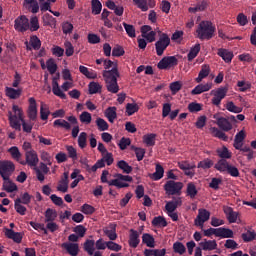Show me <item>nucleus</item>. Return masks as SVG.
I'll list each match as a JSON object with an SVG mask.
<instances>
[{
  "mask_svg": "<svg viewBox=\"0 0 256 256\" xmlns=\"http://www.w3.org/2000/svg\"><path fill=\"white\" fill-rule=\"evenodd\" d=\"M217 28L215 24L209 20L201 21L196 28V37L200 41H211L215 37Z\"/></svg>",
  "mask_w": 256,
  "mask_h": 256,
  "instance_id": "nucleus-1",
  "label": "nucleus"
},
{
  "mask_svg": "<svg viewBox=\"0 0 256 256\" xmlns=\"http://www.w3.org/2000/svg\"><path fill=\"white\" fill-rule=\"evenodd\" d=\"M102 75L106 83L107 91H109V93H119L117 77H120V74L117 66H114L111 70H104Z\"/></svg>",
  "mask_w": 256,
  "mask_h": 256,
  "instance_id": "nucleus-2",
  "label": "nucleus"
},
{
  "mask_svg": "<svg viewBox=\"0 0 256 256\" xmlns=\"http://www.w3.org/2000/svg\"><path fill=\"white\" fill-rule=\"evenodd\" d=\"M12 111L15 113L14 115L13 112H8L10 127H12V129H15L16 131H21L20 121H23V111L17 105L12 106Z\"/></svg>",
  "mask_w": 256,
  "mask_h": 256,
  "instance_id": "nucleus-3",
  "label": "nucleus"
},
{
  "mask_svg": "<svg viewBox=\"0 0 256 256\" xmlns=\"http://www.w3.org/2000/svg\"><path fill=\"white\" fill-rule=\"evenodd\" d=\"M160 37L159 40L155 43V49H156V55L158 57H161L163 53H165V50L169 45H171V38H169V35L167 33L159 32Z\"/></svg>",
  "mask_w": 256,
  "mask_h": 256,
  "instance_id": "nucleus-4",
  "label": "nucleus"
},
{
  "mask_svg": "<svg viewBox=\"0 0 256 256\" xmlns=\"http://www.w3.org/2000/svg\"><path fill=\"white\" fill-rule=\"evenodd\" d=\"M15 172V164L11 160H0V177L9 179Z\"/></svg>",
  "mask_w": 256,
  "mask_h": 256,
  "instance_id": "nucleus-5",
  "label": "nucleus"
},
{
  "mask_svg": "<svg viewBox=\"0 0 256 256\" xmlns=\"http://www.w3.org/2000/svg\"><path fill=\"white\" fill-rule=\"evenodd\" d=\"M25 159L20 162V165H28L29 167H37L39 165V156L35 150H30L25 153Z\"/></svg>",
  "mask_w": 256,
  "mask_h": 256,
  "instance_id": "nucleus-6",
  "label": "nucleus"
},
{
  "mask_svg": "<svg viewBox=\"0 0 256 256\" xmlns=\"http://www.w3.org/2000/svg\"><path fill=\"white\" fill-rule=\"evenodd\" d=\"M181 189H183V183L175 182L174 180H169L164 185L167 195H177L181 193Z\"/></svg>",
  "mask_w": 256,
  "mask_h": 256,
  "instance_id": "nucleus-7",
  "label": "nucleus"
},
{
  "mask_svg": "<svg viewBox=\"0 0 256 256\" xmlns=\"http://www.w3.org/2000/svg\"><path fill=\"white\" fill-rule=\"evenodd\" d=\"M179 60L176 56H165L157 64L158 69H169L171 67H177Z\"/></svg>",
  "mask_w": 256,
  "mask_h": 256,
  "instance_id": "nucleus-8",
  "label": "nucleus"
},
{
  "mask_svg": "<svg viewBox=\"0 0 256 256\" xmlns=\"http://www.w3.org/2000/svg\"><path fill=\"white\" fill-rule=\"evenodd\" d=\"M227 91H229L227 87H220L216 90L211 91V95L214 96L212 98V103L216 105V107H219V105H221V101H223V99L227 97Z\"/></svg>",
  "mask_w": 256,
  "mask_h": 256,
  "instance_id": "nucleus-9",
  "label": "nucleus"
},
{
  "mask_svg": "<svg viewBox=\"0 0 256 256\" xmlns=\"http://www.w3.org/2000/svg\"><path fill=\"white\" fill-rule=\"evenodd\" d=\"M14 29L18 31V33L29 31V18L25 15L16 18L14 21Z\"/></svg>",
  "mask_w": 256,
  "mask_h": 256,
  "instance_id": "nucleus-10",
  "label": "nucleus"
},
{
  "mask_svg": "<svg viewBox=\"0 0 256 256\" xmlns=\"http://www.w3.org/2000/svg\"><path fill=\"white\" fill-rule=\"evenodd\" d=\"M211 217V212H209L207 209H199L198 215L194 220V223L196 227L203 228V225H205L206 221Z\"/></svg>",
  "mask_w": 256,
  "mask_h": 256,
  "instance_id": "nucleus-11",
  "label": "nucleus"
},
{
  "mask_svg": "<svg viewBox=\"0 0 256 256\" xmlns=\"http://www.w3.org/2000/svg\"><path fill=\"white\" fill-rule=\"evenodd\" d=\"M62 249L67 251L68 255L77 256L79 255V244L71 243V242H64L61 244Z\"/></svg>",
  "mask_w": 256,
  "mask_h": 256,
  "instance_id": "nucleus-12",
  "label": "nucleus"
},
{
  "mask_svg": "<svg viewBox=\"0 0 256 256\" xmlns=\"http://www.w3.org/2000/svg\"><path fill=\"white\" fill-rule=\"evenodd\" d=\"M223 211L229 223H237V217H239V212H235L229 206H224Z\"/></svg>",
  "mask_w": 256,
  "mask_h": 256,
  "instance_id": "nucleus-13",
  "label": "nucleus"
},
{
  "mask_svg": "<svg viewBox=\"0 0 256 256\" xmlns=\"http://www.w3.org/2000/svg\"><path fill=\"white\" fill-rule=\"evenodd\" d=\"M29 108H28V117L31 121H35L37 119V101L35 98H29Z\"/></svg>",
  "mask_w": 256,
  "mask_h": 256,
  "instance_id": "nucleus-14",
  "label": "nucleus"
},
{
  "mask_svg": "<svg viewBox=\"0 0 256 256\" xmlns=\"http://www.w3.org/2000/svg\"><path fill=\"white\" fill-rule=\"evenodd\" d=\"M139 243H141V240L139 239V232L134 229H130V235H129V245L133 249H137L139 247Z\"/></svg>",
  "mask_w": 256,
  "mask_h": 256,
  "instance_id": "nucleus-15",
  "label": "nucleus"
},
{
  "mask_svg": "<svg viewBox=\"0 0 256 256\" xmlns=\"http://www.w3.org/2000/svg\"><path fill=\"white\" fill-rule=\"evenodd\" d=\"M218 57H221L225 63H231L233 61V53L225 48H219L217 52Z\"/></svg>",
  "mask_w": 256,
  "mask_h": 256,
  "instance_id": "nucleus-16",
  "label": "nucleus"
},
{
  "mask_svg": "<svg viewBox=\"0 0 256 256\" xmlns=\"http://www.w3.org/2000/svg\"><path fill=\"white\" fill-rule=\"evenodd\" d=\"M5 236L8 239H12V241H14V243H21V241H23V236L21 235V233L15 232V231H13V229L7 228L5 231Z\"/></svg>",
  "mask_w": 256,
  "mask_h": 256,
  "instance_id": "nucleus-17",
  "label": "nucleus"
},
{
  "mask_svg": "<svg viewBox=\"0 0 256 256\" xmlns=\"http://www.w3.org/2000/svg\"><path fill=\"white\" fill-rule=\"evenodd\" d=\"M217 125L222 131H231L233 129V125L229 122V119L225 117H220L217 119Z\"/></svg>",
  "mask_w": 256,
  "mask_h": 256,
  "instance_id": "nucleus-18",
  "label": "nucleus"
},
{
  "mask_svg": "<svg viewBox=\"0 0 256 256\" xmlns=\"http://www.w3.org/2000/svg\"><path fill=\"white\" fill-rule=\"evenodd\" d=\"M218 237H220V239H233L235 233L229 228L220 227L218 228Z\"/></svg>",
  "mask_w": 256,
  "mask_h": 256,
  "instance_id": "nucleus-19",
  "label": "nucleus"
},
{
  "mask_svg": "<svg viewBox=\"0 0 256 256\" xmlns=\"http://www.w3.org/2000/svg\"><path fill=\"white\" fill-rule=\"evenodd\" d=\"M8 153L11 155V158L14 161H17V163H21V157H23V154H21V151L19 150V147L12 146L8 149Z\"/></svg>",
  "mask_w": 256,
  "mask_h": 256,
  "instance_id": "nucleus-20",
  "label": "nucleus"
},
{
  "mask_svg": "<svg viewBox=\"0 0 256 256\" xmlns=\"http://www.w3.org/2000/svg\"><path fill=\"white\" fill-rule=\"evenodd\" d=\"M3 191H6L7 193H13V191H17V184H15L13 181H11L10 178L3 179Z\"/></svg>",
  "mask_w": 256,
  "mask_h": 256,
  "instance_id": "nucleus-21",
  "label": "nucleus"
},
{
  "mask_svg": "<svg viewBox=\"0 0 256 256\" xmlns=\"http://www.w3.org/2000/svg\"><path fill=\"white\" fill-rule=\"evenodd\" d=\"M104 115L110 123H115V120L117 119V107H108L105 110Z\"/></svg>",
  "mask_w": 256,
  "mask_h": 256,
  "instance_id": "nucleus-22",
  "label": "nucleus"
},
{
  "mask_svg": "<svg viewBox=\"0 0 256 256\" xmlns=\"http://www.w3.org/2000/svg\"><path fill=\"white\" fill-rule=\"evenodd\" d=\"M231 164L225 159H220L218 162L215 164L214 168L216 171H219L220 173H227V170L229 169Z\"/></svg>",
  "mask_w": 256,
  "mask_h": 256,
  "instance_id": "nucleus-23",
  "label": "nucleus"
},
{
  "mask_svg": "<svg viewBox=\"0 0 256 256\" xmlns=\"http://www.w3.org/2000/svg\"><path fill=\"white\" fill-rule=\"evenodd\" d=\"M209 73H211V68L209 67V65H202L198 77L196 78V83H201L203 79L209 77Z\"/></svg>",
  "mask_w": 256,
  "mask_h": 256,
  "instance_id": "nucleus-24",
  "label": "nucleus"
},
{
  "mask_svg": "<svg viewBox=\"0 0 256 256\" xmlns=\"http://www.w3.org/2000/svg\"><path fill=\"white\" fill-rule=\"evenodd\" d=\"M211 84H199L197 85L192 91L191 95H201V93H205L207 91H210L211 89Z\"/></svg>",
  "mask_w": 256,
  "mask_h": 256,
  "instance_id": "nucleus-25",
  "label": "nucleus"
},
{
  "mask_svg": "<svg viewBox=\"0 0 256 256\" xmlns=\"http://www.w3.org/2000/svg\"><path fill=\"white\" fill-rule=\"evenodd\" d=\"M199 245L203 251H214V249H217V241L215 240H205L204 242H200Z\"/></svg>",
  "mask_w": 256,
  "mask_h": 256,
  "instance_id": "nucleus-26",
  "label": "nucleus"
},
{
  "mask_svg": "<svg viewBox=\"0 0 256 256\" xmlns=\"http://www.w3.org/2000/svg\"><path fill=\"white\" fill-rule=\"evenodd\" d=\"M243 141H245V132L241 130L235 135L233 147L235 149H241V145H243Z\"/></svg>",
  "mask_w": 256,
  "mask_h": 256,
  "instance_id": "nucleus-27",
  "label": "nucleus"
},
{
  "mask_svg": "<svg viewBox=\"0 0 256 256\" xmlns=\"http://www.w3.org/2000/svg\"><path fill=\"white\" fill-rule=\"evenodd\" d=\"M44 223L54 222L57 219V210L48 208L44 213Z\"/></svg>",
  "mask_w": 256,
  "mask_h": 256,
  "instance_id": "nucleus-28",
  "label": "nucleus"
},
{
  "mask_svg": "<svg viewBox=\"0 0 256 256\" xmlns=\"http://www.w3.org/2000/svg\"><path fill=\"white\" fill-rule=\"evenodd\" d=\"M116 167H118V169H121V171H123V173H126V175H129V173H132L133 171V167L130 166L129 163H127V161L125 160L118 161Z\"/></svg>",
  "mask_w": 256,
  "mask_h": 256,
  "instance_id": "nucleus-29",
  "label": "nucleus"
},
{
  "mask_svg": "<svg viewBox=\"0 0 256 256\" xmlns=\"http://www.w3.org/2000/svg\"><path fill=\"white\" fill-rule=\"evenodd\" d=\"M24 5L31 10V13H39V2L37 0H24Z\"/></svg>",
  "mask_w": 256,
  "mask_h": 256,
  "instance_id": "nucleus-30",
  "label": "nucleus"
},
{
  "mask_svg": "<svg viewBox=\"0 0 256 256\" xmlns=\"http://www.w3.org/2000/svg\"><path fill=\"white\" fill-rule=\"evenodd\" d=\"M164 174H165V169L163 168V166H161V164H156V170L152 174L153 180L159 181V180L163 179Z\"/></svg>",
  "mask_w": 256,
  "mask_h": 256,
  "instance_id": "nucleus-31",
  "label": "nucleus"
},
{
  "mask_svg": "<svg viewBox=\"0 0 256 256\" xmlns=\"http://www.w3.org/2000/svg\"><path fill=\"white\" fill-rule=\"evenodd\" d=\"M6 95L9 99H19L21 97V89H15L11 87H6Z\"/></svg>",
  "mask_w": 256,
  "mask_h": 256,
  "instance_id": "nucleus-32",
  "label": "nucleus"
},
{
  "mask_svg": "<svg viewBox=\"0 0 256 256\" xmlns=\"http://www.w3.org/2000/svg\"><path fill=\"white\" fill-rule=\"evenodd\" d=\"M218 157H220V159H231L232 157V153L229 151V149L226 146H223L220 149H217L216 151Z\"/></svg>",
  "mask_w": 256,
  "mask_h": 256,
  "instance_id": "nucleus-33",
  "label": "nucleus"
},
{
  "mask_svg": "<svg viewBox=\"0 0 256 256\" xmlns=\"http://www.w3.org/2000/svg\"><path fill=\"white\" fill-rule=\"evenodd\" d=\"M142 243H144V245H147L148 247H155V238H153V235L149 234V233H144L142 235Z\"/></svg>",
  "mask_w": 256,
  "mask_h": 256,
  "instance_id": "nucleus-34",
  "label": "nucleus"
},
{
  "mask_svg": "<svg viewBox=\"0 0 256 256\" xmlns=\"http://www.w3.org/2000/svg\"><path fill=\"white\" fill-rule=\"evenodd\" d=\"M155 139H157V134L150 133L143 136V141L147 147H155Z\"/></svg>",
  "mask_w": 256,
  "mask_h": 256,
  "instance_id": "nucleus-35",
  "label": "nucleus"
},
{
  "mask_svg": "<svg viewBox=\"0 0 256 256\" xmlns=\"http://www.w3.org/2000/svg\"><path fill=\"white\" fill-rule=\"evenodd\" d=\"M84 251H86L88 255L93 256L95 253V240H86L84 243Z\"/></svg>",
  "mask_w": 256,
  "mask_h": 256,
  "instance_id": "nucleus-36",
  "label": "nucleus"
},
{
  "mask_svg": "<svg viewBox=\"0 0 256 256\" xmlns=\"http://www.w3.org/2000/svg\"><path fill=\"white\" fill-rule=\"evenodd\" d=\"M91 7H92L93 15H100L101 11L103 9V4H101V1H99V0H92Z\"/></svg>",
  "mask_w": 256,
  "mask_h": 256,
  "instance_id": "nucleus-37",
  "label": "nucleus"
},
{
  "mask_svg": "<svg viewBox=\"0 0 256 256\" xmlns=\"http://www.w3.org/2000/svg\"><path fill=\"white\" fill-rule=\"evenodd\" d=\"M241 237L244 243H251V241H255L256 239V232L248 230L247 232L242 233Z\"/></svg>",
  "mask_w": 256,
  "mask_h": 256,
  "instance_id": "nucleus-38",
  "label": "nucleus"
},
{
  "mask_svg": "<svg viewBox=\"0 0 256 256\" xmlns=\"http://www.w3.org/2000/svg\"><path fill=\"white\" fill-rule=\"evenodd\" d=\"M153 227H167V220L163 216H156L152 220Z\"/></svg>",
  "mask_w": 256,
  "mask_h": 256,
  "instance_id": "nucleus-39",
  "label": "nucleus"
},
{
  "mask_svg": "<svg viewBox=\"0 0 256 256\" xmlns=\"http://www.w3.org/2000/svg\"><path fill=\"white\" fill-rule=\"evenodd\" d=\"M199 51H201V44H195L194 47H192L187 55L188 61H193L197 55H199Z\"/></svg>",
  "mask_w": 256,
  "mask_h": 256,
  "instance_id": "nucleus-40",
  "label": "nucleus"
},
{
  "mask_svg": "<svg viewBox=\"0 0 256 256\" xmlns=\"http://www.w3.org/2000/svg\"><path fill=\"white\" fill-rule=\"evenodd\" d=\"M51 112H49V106H47V104L41 102V106H40V118L42 119V121H47V119H49V114Z\"/></svg>",
  "mask_w": 256,
  "mask_h": 256,
  "instance_id": "nucleus-41",
  "label": "nucleus"
},
{
  "mask_svg": "<svg viewBox=\"0 0 256 256\" xmlns=\"http://www.w3.org/2000/svg\"><path fill=\"white\" fill-rule=\"evenodd\" d=\"M14 208H15L16 213H19V215H25V213H27V207H25L21 204V198H17L15 200Z\"/></svg>",
  "mask_w": 256,
  "mask_h": 256,
  "instance_id": "nucleus-42",
  "label": "nucleus"
},
{
  "mask_svg": "<svg viewBox=\"0 0 256 256\" xmlns=\"http://www.w3.org/2000/svg\"><path fill=\"white\" fill-rule=\"evenodd\" d=\"M173 251L174 253H178V255H184V253L187 251V248L182 242L177 241L173 244Z\"/></svg>",
  "mask_w": 256,
  "mask_h": 256,
  "instance_id": "nucleus-43",
  "label": "nucleus"
},
{
  "mask_svg": "<svg viewBox=\"0 0 256 256\" xmlns=\"http://www.w3.org/2000/svg\"><path fill=\"white\" fill-rule=\"evenodd\" d=\"M52 92L56 95V97H60V99H66L67 95L63 93V90L59 87V82L54 81V85H52Z\"/></svg>",
  "mask_w": 256,
  "mask_h": 256,
  "instance_id": "nucleus-44",
  "label": "nucleus"
},
{
  "mask_svg": "<svg viewBox=\"0 0 256 256\" xmlns=\"http://www.w3.org/2000/svg\"><path fill=\"white\" fill-rule=\"evenodd\" d=\"M128 37H130L131 39L137 37V34L135 33V26L131 25V24H127L126 22L122 23Z\"/></svg>",
  "mask_w": 256,
  "mask_h": 256,
  "instance_id": "nucleus-45",
  "label": "nucleus"
},
{
  "mask_svg": "<svg viewBox=\"0 0 256 256\" xmlns=\"http://www.w3.org/2000/svg\"><path fill=\"white\" fill-rule=\"evenodd\" d=\"M88 87H89L90 95H95L97 93H101L102 86H101V84H99L97 82H90Z\"/></svg>",
  "mask_w": 256,
  "mask_h": 256,
  "instance_id": "nucleus-46",
  "label": "nucleus"
},
{
  "mask_svg": "<svg viewBox=\"0 0 256 256\" xmlns=\"http://www.w3.org/2000/svg\"><path fill=\"white\" fill-rule=\"evenodd\" d=\"M137 111H139V105H137V103L126 104V113L128 117H131V115H135Z\"/></svg>",
  "mask_w": 256,
  "mask_h": 256,
  "instance_id": "nucleus-47",
  "label": "nucleus"
},
{
  "mask_svg": "<svg viewBox=\"0 0 256 256\" xmlns=\"http://www.w3.org/2000/svg\"><path fill=\"white\" fill-rule=\"evenodd\" d=\"M54 127H62V129H65L66 131L71 130V124L63 119H57L53 123Z\"/></svg>",
  "mask_w": 256,
  "mask_h": 256,
  "instance_id": "nucleus-48",
  "label": "nucleus"
},
{
  "mask_svg": "<svg viewBox=\"0 0 256 256\" xmlns=\"http://www.w3.org/2000/svg\"><path fill=\"white\" fill-rule=\"evenodd\" d=\"M212 166H213V160L206 158L198 163L197 168L206 170V169H211Z\"/></svg>",
  "mask_w": 256,
  "mask_h": 256,
  "instance_id": "nucleus-49",
  "label": "nucleus"
},
{
  "mask_svg": "<svg viewBox=\"0 0 256 256\" xmlns=\"http://www.w3.org/2000/svg\"><path fill=\"white\" fill-rule=\"evenodd\" d=\"M46 65L50 75H55V73H57V64L53 58L48 59Z\"/></svg>",
  "mask_w": 256,
  "mask_h": 256,
  "instance_id": "nucleus-50",
  "label": "nucleus"
},
{
  "mask_svg": "<svg viewBox=\"0 0 256 256\" xmlns=\"http://www.w3.org/2000/svg\"><path fill=\"white\" fill-rule=\"evenodd\" d=\"M134 5L138 9H141L143 12L149 11V4L147 3V0H132Z\"/></svg>",
  "mask_w": 256,
  "mask_h": 256,
  "instance_id": "nucleus-51",
  "label": "nucleus"
},
{
  "mask_svg": "<svg viewBox=\"0 0 256 256\" xmlns=\"http://www.w3.org/2000/svg\"><path fill=\"white\" fill-rule=\"evenodd\" d=\"M96 125H97L98 130H100V131H108L109 130V124L103 118H97Z\"/></svg>",
  "mask_w": 256,
  "mask_h": 256,
  "instance_id": "nucleus-52",
  "label": "nucleus"
},
{
  "mask_svg": "<svg viewBox=\"0 0 256 256\" xmlns=\"http://www.w3.org/2000/svg\"><path fill=\"white\" fill-rule=\"evenodd\" d=\"M30 226L35 229V231H43L44 235H48L49 231L45 228V224L43 223H37V222H30Z\"/></svg>",
  "mask_w": 256,
  "mask_h": 256,
  "instance_id": "nucleus-53",
  "label": "nucleus"
},
{
  "mask_svg": "<svg viewBox=\"0 0 256 256\" xmlns=\"http://www.w3.org/2000/svg\"><path fill=\"white\" fill-rule=\"evenodd\" d=\"M197 187L195 186V184L193 183H188L187 185V195L191 198V199H195V197H197Z\"/></svg>",
  "mask_w": 256,
  "mask_h": 256,
  "instance_id": "nucleus-54",
  "label": "nucleus"
},
{
  "mask_svg": "<svg viewBox=\"0 0 256 256\" xmlns=\"http://www.w3.org/2000/svg\"><path fill=\"white\" fill-rule=\"evenodd\" d=\"M78 146L80 149H85L87 147V132H81L78 137Z\"/></svg>",
  "mask_w": 256,
  "mask_h": 256,
  "instance_id": "nucleus-55",
  "label": "nucleus"
},
{
  "mask_svg": "<svg viewBox=\"0 0 256 256\" xmlns=\"http://www.w3.org/2000/svg\"><path fill=\"white\" fill-rule=\"evenodd\" d=\"M226 109L230 113H241L243 111V108L236 106L232 101L226 104Z\"/></svg>",
  "mask_w": 256,
  "mask_h": 256,
  "instance_id": "nucleus-56",
  "label": "nucleus"
},
{
  "mask_svg": "<svg viewBox=\"0 0 256 256\" xmlns=\"http://www.w3.org/2000/svg\"><path fill=\"white\" fill-rule=\"evenodd\" d=\"M30 45L34 51H39L41 49V40L37 36H32L30 38Z\"/></svg>",
  "mask_w": 256,
  "mask_h": 256,
  "instance_id": "nucleus-57",
  "label": "nucleus"
},
{
  "mask_svg": "<svg viewBox=\"0 0 256 256\" xmlns=\"http://www.w3.org/2000/svg\"><path fill=\"white\" fill-rule=\"evenodd\" d=\"M182 87H183V84H181V82L179 81L172 82L170 83V86H169L172 95H176L177 93H179Z\"/></svg>",
  "mask_w": 256,
  "mask_h": 256,
  "instance_id": "nucleus-58",
  "label": "nucleus"
},
{
  "mask_svg": "<svg viewBox=\"0 0 256 256\" xmlns=\"http://www.w3.org/2000/svg\"><path fill=\"white\" fill-rule=\"evenodd\" d=\"M66 151L68 153V157L72 159V161H77V149L73 146H66Z\"/></svg>",
  "mask_w": 256,
  "mask_h": 256,
  "instance_id": "nucleus-59",
  "label": "nucleus"
},
{
  "mask_svg": "<svg viewBox=\"0 0 256 256\" xmlns=\"http://www.w3.org/2000/svg\"><path fill=\"white\" fill-rule=\"evenodd\" d=\"M133 151L135 152L137 161H143V158L145 157V149L132 146Z\"/></svg>",
  "mask_w": 256,
  "mask_h": 256,
  "instance_id": "nucleus-60",
  "label": "nucleus"
},
{
  "mask_svg": "<svg viewBox=\"0 0 256 256\" xmlns=\"http://www.w3.org/2000/svg\"><path fill=\"white\" fill-rule=\"evenodd\" d=\"M30 31H39V18L37 16H34L30 19Z\"/></svg>",
  "mask_w": 256,
  "mask_h": 256,
  "instance_id": "nucleus-61",
  "label": "nucleus"
},
{
  "mask_svg": "<svg viewBox=\"0 0 256 256\" xmlns=\"http://www.w3.org/2000/svg\"><path fill=\"white\" fill-rule=\"evenodd\" d=\"M223 183V180L221 178H212L211 182L209 183L210 189H214V191H218L219 185Z\"/></svg>",
  "mask_w": 256,
  "mask_h": 256,
  "instance_id": "nucleus-62",
  "label": "nucleus"
},
{
  "mask_svg": "<svg viewBox=\"0 0 256 256\" xmlns=\"http://www.w3.org/2000/svg\"><path fill=\"white\" fill-rule=\"evenodd\" d=\"M81 211L84 215H93V213H95V207L89 204H84L81 206Z\"/></svg>",
  "mask_w": 256,
  "mask_h": 256,
  "instance_id": "nucleus-63",
  "label": "nucleus"
},
{
  "mask_svg": "<svg viewBox=\"0 0 256 256\" xmlns=\"http://www.w3.org/2000/svg\"><path fill=\"white\" fill-rule=\"evenodd\" d=\"M80 121L81 123H86V125H89L92 121L91 113L84 111L80 115Z\"/></svg>",
  "mask_w": 256,
  "mask_h": 256,
  "instance_id": "nucleus-64",
  "label": "nucleus"
}]
</instances>
